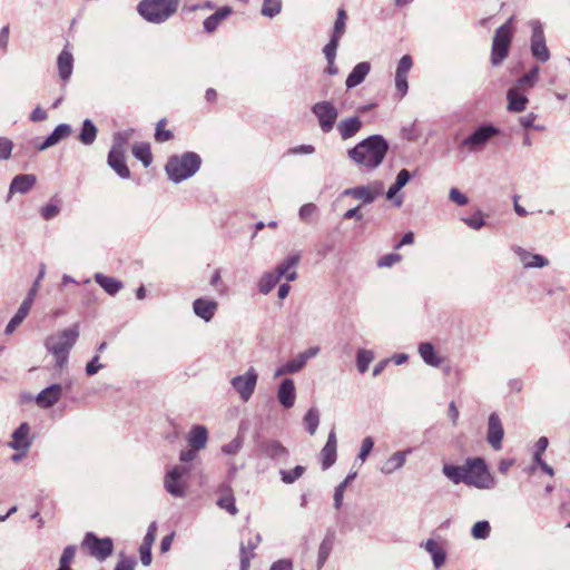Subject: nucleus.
<instances>
[{
    "instance_id": "nucleus-21",
    "label": "nucleus",
    "mask_w": 570,
    "mask_h": 570,
    "mask_svg": "<svg viewBox=\"0 0 570 570\" xmlns=\"http://www.w3.org/2000/svg\"><path fill=\"white\" fill-rule=\"evenodd\" d=\"M336 448H337L336 434H335V431L332 430L328 433L326 444L324 445V448L321 451L322 465H323L324 470L331 468L335 463Z\"/></svg>"
},
{
    "instance_id": "nucleus-57",
    "label": "nucleus",
    "mask_w": 570,
    "mask_h": 570,
    "mask_svg": "<svg viewBox=\"0 0 570 570\" xmlns=\"http://www.w3.org/2000/svg\"><path fill=\"white\" fill-rule=\"evenodd\" d=\"M412 66H413V61H412L411 56H409V55L403 56L397 63L395 75L407 76Z\"/></svg>"
},
{
    "instance_id": "nucleus-13",
    "label": "nucleus",
    "mask_w": 570,
    "mask_h": 570,
    "mask_svg": "<svg viewBox=\"0 0 570 570\" xmlns=\"http://www.w3.org/2000/svg\"><path fill=\"white\" fill-rule=\"evenodd\" d=\"M530 24L532 28L531 53L537 60L547 62L550 59V51L546 45L543 27L539 20H533Z\"/></svg>"
},
{
    "instance_id": "nucleus-52",
    "label": "nucleus",
    "mask_w": 570,
    "mask_h": 570,
    "mask_svg": "<svg viewBox=\"0 0 570 570\" xmlns=\"http://www.w3.org/2000/svg\"><path fill=\"white\" fill-rule=\"evenodd\" d=\"M539 67L538 66H534L531 68V70L529 72H527L525 75H523L517 82V86L515 87H533L534 83L537 82L538 80V76H539Z\"/></svg>"
},
{
    "instance_id": "nucleus-17",
    "label": "nucleus",
    "mask_w": 570,
    "mask_h": 570,
    "mask_svg": "<svg viewBox=\"0 0 570 570\" xmlns=\"http://www.w3.org/2000/svg\"><path fill=\"white\" fill-rule=\"evenodd\" d=\"M277 400L285 409H291L295 404L296 390L292 379H284L277 389Z\"/></svg>"
},
{
    "instance_id": "nucleus-10",
    "label": "nucleus",
    "mask_w": 570,
    "mask_h": 570,
    "mask_svg": "<svg viewBox=\"0 0 570 570\" xmlns=\"http://www.w3.org/2000/svg\"><path fill=\"white\" fill-rule=\"evenodd\" d=\"M383 193L382 181L375 180L367 185H360L346 188L342 191L341 197H352L360 200L363 205H370Z\"/></svg>"
},
{
    "instance_id": "nucleus-15",
    "label": "nucleus",
    "mask_w": 570,
    "mask_h": 570,
    "mask_svg": "<svg viewBox=\"0 0 570 570\" xmlns=\"http://www.w3.org/2000/svg\"><path fill=\"white\" fill-rule=\"evenodd\" d=\"M504 430L502 422L497 413H491L488 419L487 441L493 450L500 451L502 449V440Z\"/></svg>"
},
{
    "instance_id": "nucleus-62",
    "label": "nucleus",
    "mask_w": 570,
    "mask_h": 570,
    "mask_svg": "<svg viewBox=\"0 0 570 570\" xmlns=\"http://www.w3.org/2000/svg\"><path fill=\"white\" fill-rule=\"evenodd\" d=\"M400 190L401 188L394 183L386 191V198L391 200L393 199L396 207H401L403 204V197L396 196Z\"/></svg>"
},
{
    "instance_id": "nucleus-51",
    "label": "nucleus",
    "mask_w": 570,
    "mask_h": 570,
    "mask_svg": "<svg viewBox=\"0 0 570 570\" xmlns=\"http://www.w3.org/2000/svg\"><path fill=\"white\" fill-rule=\"evenodd\" d=\"M76 556V546H67L59 559V567L57 570H71L70 563Z\"/></svg>"
},
{
    "instance_id": "nucleus-39",
    "label": "nucleus",
    "mask_w": 570,
    "mask_h": 570,
    "mask_svg": "<svg viewBox=\"0 0 570 570\" xmlns=\"http://www.w3.org/2000/svg\"><path fill=\"white\" fill-rule=\"evenodd\" d=\"M419 354L428 365L434 367L440 366L441 358L436 355L434 346L431 343H421L419 345Z\"/></svg>"
},
{
    "instance_id": "nucleus-47",
    "label": "nucleus",
    "mask_w": 570,
    "mask_h": 570,
    "mask_svg": "<svg viewBox=\"0 0 570 570\" xmlns=\"http://www.w3.org/2000/svg\"><path fill=\"white\" fill-rule=\"evenodd\" d=\"M374 360V354L370 350L360 348L356 354V365L361 373H365L370 363Z\"/></svg>"
},
{
    "instance_id": "nucleus-20",
    "label": "nucleus",
    "mask_w": 570,
    "mask_h": 570,
    "mask_svg": "<svg viewBox=\"0 0 570 570\" xmlns=\"http://www.w3.org/2000/svg\"><path fill=\"white\" fill-rule=\"evenodd\" d=\"M218 308V303L214 299L197 298L193 303L194 313L204 320L209 322Z\"/></svg>"
},
{
    "instance_id": "nucleus-1",
    "label": "nucleus",
    "mask_w": 570,
    "mask_h": 570,
    "mask_svg": "<svg viewBox=\"0 0 570 570\" xmlns=\"http://www.w3.org/2000/svg\"><path fill=\"white\" fill-rule=\"evenodd\" d=\"M389 150V142L381 135L370 136L347 151V156L356 165L368 170L377 168Z\"/></svg>"
},
{
    "instance_id": "nucleus-31",
    "label": "nucleus",
    "mask_w": 570,
    "mask_h": 570,
    "mask_svg": "<svg viewBox=\"0 0 570 570\" xmlns=\"http://www.w3.org/2000/svg\"><path fill=\"white\" fill-rule=\"evenodd\" d=\"M108 165L110 168H112L116 171V174L120 178H122V179L130 178V170L128 169V167L125 163V154L109 151Z\"/></svg>"
},
{
    "instance_id": "nucleus-60",
    "label": "nucleus",
    "mask_w": 570,
    "mask_h": 570,
    "mask_svg": "<svg viewBox=\"0 0 570 570\" xmlns=\"http://www.w3.org/2000/svg\"><path fill=\"white\" fill-rule=\"evenodd\" d=\"M401 258L402 256L400 254L391 253L381 257L377 265L380 267H392L394 264L399 263Z\"/></svg>"
},
{
    "instance_id": "nucleus-16",
    "label": "nucleus",
    "mask_w": 570,
    "mask_h": 570,
    "mask_svg": "<svg viewBox=\"0 0 570 570\" xmlns=\"http://www.w3.org/2000/svg\"><path fill=\"white\" fill-rule=\"evenodd\" d=\"M512 250L518 256L524 268H543L549 265V259L547 257L539 254H532L520 246H514Z\"/></svg>"
},
{
    "instance_id": "nucleus-36",
    "label": "nucleus",
    "mask_w": 570,
    "mask_h": 570,
    "mask_svg": "<svg viewBox=\"0 0 570 570\" xmlns=\"http://www.w3.org/2000/svg\"><path fill=\"white\" fill-rule=\"evenodd\" d=\"M188 443L194 450L205 448L207 443V430L203 425H195L189 432Z\"/></svg>"
},
{
    "instance_id": "nucleus-32",
    "label": "nucleus",
    "mask_w": 570,
    "mask_h": 570,
    "mask_svg": "<svg viewBox=\"0 0 570 570\" xmlns=\"http://www.w3.org/2000/svg\"><path fill=\"white\" fill-rule=\"evenodd\" d=\"M71 134V127L67 124L58 125L55 130L47 137V139L38 146V150H45L49 147L57 145L61 139Z\"/></svg>"
},
{
    "instance_id": "nucleus-5",
    "label": "nucleus",
    "mask_w": 570,
    "mask_h": 570,
    "mask_svg": "<svg viewBox=\"0 0 570 570\" xmlns=\"http://www.w3.org/2000/svg\"><path fill=\"white\" fill-rule=\"evenodd\" d=\"M466 485L478 489H493L495 480L482 458H472L465 461Z\"/></svg>"
},
{
    "instance_id": "nucleus-34",
    "label": "nucleus",
    "mask_w": 570,
    "mask_h": 570,
    "mask_svg": "<svg viewBox=\"0 0 570 570\" xmlns=\"http://www.w3.org/2000/svg\"><path fill=\"white\" fill-rule=\"evenodd\" d=\"M58 70H59V77L67 81L71 73L73 68V57L70 51L67 49H63L60 55L58 56Z\"/></svg>"
},
{
    "instance_id": "nucleus-4",
    "label": "nucleus",
    "mask_w": 570,
    "mask_h": 570,
    "mask_svg": "<svg viewBox=\"0 0 570 570\" xmlns=\"http://www.w3.org/2000/svg\"><path fill=\"white\" fill-rule=\"evenodd\" d=\"M178 6L179 0H141L137 11L146 21L159 24L174 16Z\"/></svg>"
},
{
    "instance_id": "nucleus-3",
    "label": "nucleus",
    "mask_w": 570,
    "mask_h": 570,
    "mask_svg": "<svg viewBox=\"0 0 570 570\" xmlns=\"http://www.w3.org/2000/svg\"><path fill=\"white\" fill-rule=\"evenodd\" d=\"M79 336L78 325L66 328L57 334L49 336L46 341V347L56 360V364L62 367L68 360V355Z\"/></svg>"
},
{
    "instance_id": "nucleus-61",
    "label": "nucleus",
    "mask_w": 570,
    "mask_h": 570,
    "mask_svg": "<svg viewBox=\"0 0 570 570\" xmlns=\"http://www.w3.org/2000/svg\"><path fill=\"white\" fill-rule=\"evenodd\" d=\"M12 151V142L8 138L0 137V160L9 159Z\"/></svg>"
},
{
    "instance_id": "nucleus-26",
    "label": "nucleus",
    "mask_w": 570,
    "mask_h": 570,
    "mask_svg": "<svg viewBox=\"0 0 570 570\" xmlns=\"http://www.w3.org/2000/svg\"><path fill=\"white\" fill-rule=\"evenodd\" d=\"M412 452L411 449L404 451H397L393 453L381 466V472L384 474H392L396 470L401 469L406 461V456Z\"/></svg>"
},
{
    "instance_id": "nucleus-25",
    "label": "nucleus",
    "mask_w": 570,
    "mask_h": 570,
    "mask_svg": "<svg viewBox=\"0 0 570 570\" xmlns=\"http://www.w3.org/2000/svg\"><path fill=\"white\" fill-rule=\"evenodd\" d=\"M233 12V9L232 7L229 6H224L222 8H219L218 10H216L213 14H210L209 17H207L205 20H204V29L206 32L208 33H212L214 32L218 26L222 23L223 20H225L227 17H229Z\"/></svg>"
},
{
    "instance_id": "nucleus-46",
    "label": "nucleus",
    "mask_w": 570,
    "mask_h": 570,
    "mask_svg": "<svg viewBox=\"0 0 570 570\" xmlns=\"http://www.w3.org/2000/svg\"><path fill=\"white\" fill-rule=\"evenodd\" d=\"M336 51H337V48L334 47V43L325 45V47L323 48V53L327 60V67H326L325 71L332 76H334L338 72V69L335 66Z\"/></svg>"
},
{
    "instance_id": "nucleus-8",
    "label": "nucleus",
    "mask_w": 570,
    "mask_h": 570,
    "mask_svg": "<svg viewBox=\"0 0 570 570\" xmlns=\"http://www.w3.org/2000/svg\"><path fill=\"white\" fill-rule=\"evenodd\" d=\"M500 130L491 124H483L479 126L472 134L465 137L460 146L466 148L471 153H478L484 148L487 142L494 136L499 135Z\"/></svg>"
},
{
    "instance_id": "nucleus-59",
    "label": "nucleus",
    "mask_w": 570,
    "mask_h": 570,
    "mask_svg": "<svg viewBox=\"0 0 570 570\" xmlns=\"http://www.w3.org/2000/svg\"><path fill=\"white\" fill-rule=\"evenodd\" d=\"M242 446L243 438L237 435L229 443L225 444L222 450L225 454H236L242 449Z\"/></svg>"
},
{
    "instance_id": "nucleus-56",
    "label": "nucleus",
    "mask_w": 570,
    "mask_h": 570,
    "mask_svg": "<svg viewBox=\"0 0 570 570\" xmlns=\"http://www.w3.org/2000/svg\"><path fill=\"white\" fill-rule=\"evenodd\" d=\"M217 504L219 508L225 509L232 515L237 513V508L235 505V499L230 494L223 495L218 499Z\"/></svg>"
},
{
    "instance_id": "nucleus-55",
    "label": "nucleus",
    "mask_w": 570,
    "mask_h": 570,
    "mask_svg": "<svg viewBox=\"0 0 570 570\" xmlns=\"http://www.w3.org/2000/svg\"><path fill=\"white\" fill-rule=\"evenodd\" d=\"M165 125H166V120L165 119H160L157 122L156 132H155V139L158 142H165V141H168V140H170L173 138V132L170 130L164 129Z\"/></svg>"
},
{
    "instance_id": "nucleus-42",
    "label": "nucleus",
    "mask_w": 570,
    "mask_h": 570,
    "mask_svg": "<svg viewBox=\"0 0 570 570\" xmlns=\"http://www.w3.org/2000/svg\"><path fill=\"white\" fill-rule=\"evenodd\" d=\"M97 137V128L94 122L89 119H86L82 124V128L79 135V140L83 145H91Z\"/></svg>"
},
{
    "instance_id": "nucleus-50",
    "label": "nucleus",
    "mask_w": 570,
    "mask_h": 570,
    "mask_svg": "<svg viewBox=\"0 0 570 570\" xmlns=\"http://www.w3.org/2000/svg\"><path fill=\"white\" fill-rule=\"evenodd\" d=\"M304 422L306 424L308 433L311 435L315 434L317 426L320 424V413L317 409L311 407L304 416Z\"/></svg>"
},
{
    "instance_id": "nucleus-18",
    "label": "nucleus",
    "mask_w": 570,
    "mask_h": 570,
    "mask_svg": "<svg viewBox=\"0 0 570 570\" xmlns=\"http://www.w3.org/2000/svg\"><path fill=\"white\" fill-rule=\"evenodd\" d=\"M299 258L301 257L298 254L288 256L281 264H278L273 272L278 276L279 279L284 277L286 281L293 282L297 278L295 267L297 266Z\"/></svg>"
},
{
    "instance_id": "nucleus-43",
    "label": "nucleus",
    "mask_w": 570,
    "mask_h": 570,
    "mask_svg": "<svg viewBox=\"0 0 570 570\" xmlns=\"http://www.w3.org/2000/svg\"><path fill=\"white\" fill-rule=\"evenodd\" d=\"M132 155L140 160L145 167H148L153 161L150 146L147 142L136 144L132 147Z\"/></svg>"
},
{
    "instance_id": "nucleus-63",
    "label": "nucleus",
    "mask_w": 570,
    "mask_h": 570,
    "mask_svg": "<svg viewBox=\"0 0 570 570\" xmlns=\"http://www.w3.org/2000/svg\"><path fill=\"white\" fill-rule=\"evenodd\" d=\"M449 198L451 202L455 203L459 206H464L468 204V197L462 194L458 188H451L449 193Z\"/></svg>"
},
{
    "instance_id": "nucleus-6",
    "label": "nucleus",
    "mask_w": 570,
    "mask_h": 570,
    "mask_svg": "<svg viewBox=\"0 0 570 570\" xmlns=\"http://www.w3.org/2000/svg\"><path fill=\"white\" fill-rule=\"evenodd\" d=\"M512 21L513 17L495 30L491 48V63L495 67L500 66L509 55L513 36Z\"/></svg>"
},
{
    "instance_id": "nucleus-53",
    "label": "nucleus",
    "mask_w": 570,
    "mask_h": 570,
    "mask_svg": "<svg viewBox=\"0 0 570 570\" xmlns=\"http://www.w3.org/2000/svg\"><path fill=\"white\" fill-rule=\"evenodd\" d=\"M305 472V468L302 465L295 466L293 470L286 471L281 470L282 481L286 484L294 483L297 479H299Z\"/></svg>"
},
{
    "instance_id": "nucleus-27",
    "label": "nucleus",
    "mask_w": 570,
    "mask_h": 570,
    "mask_svg": "<svg viewBox=\"0 0 570 570\" xmlns=\"http://www.w3.org/2000/svg\"><path fill=\"white\" fill-rule=\"evenodd\" d=\"M371 70V65L366 61L357 63L346 78L347 89H352L364 81Z\"/></svg>"
},
{
    "instance_id": "nucleus-23",
    "label": "nucleus",
    "mask_w": 570,
    "mask_h": 570,
    "mask_svg": "<svg viewBox=\"0 0 570 570\" xmlns=\"http://www.w3.org/2000/svg\"><path fill=\"white\" fill-rule=\"evenodd\" d=\"M337 131L343 140L354 137L362 128V120L354 116L342 119L337 126Z\"/></svg>"
},
{
    "instance_id": "nucleus-48",
    "label": "nucleus",
    "mask_w": 570,
    "mask_h": 570,
    "mask_svg": "<svg viewBox=\"0 0 570 570\" xmlns=\"http://www.w3.org/2000/svg\"><path fill=\"white\" fill-rule=\"evenodd\" d=\"M282 11V0H264L261 13L267 18H274Z\"/></svg>"
},
{
    "instance_id": "nucleus-9",
    "label": "nucleus",
    "mask_w": 570,
    "mask_h": 570,
    "mask_svg": "<svg viewBox=\"0 0 570 570\" xmlns=\"http://www.w3.org/2000/svg\"><path fill=\"white\" fill-rule=\"evenodd\" d=\"M312 112L316 117L318 126L324 134H328L333 130L338 118V109L332 101L323 100L316 102L312 107Z\"/></svg>"
},
{
    "instance_id": "nucleus-22",
    "label": "nucleus",
    "mask_w": 570,
    "mask_h": 570,
    "mask_svg": "<svg viewBox=\"0 0 570 570\" xmlns=\"http://www.w3.org/2000/svg\"><path fill=\"white\" fill-rule=\"evenodd\" d=\"M261 452L273 460H283L288 456V451L281 442L276 440H267L261 443Z\"/></svg>"
},
{
    "instance_id": "nucleus-12",
    "label": "nucleus",
    "mask_w": 570,
    "mask_h": 570,
    "mask_svg": "<svg viewBox=\"0 0 570 570\" xmlns=\"http://www.w3.org/2000/svg\"><path fill=\"white\" fill-rule=\"evenodd\" d=\"M189 469L186 466H174L169 470L164 479V487L166 491L175 498H184L186 495V483L183 478L187 475Z\"/></svg>"
},
{
    "instance_id": "nucleus-35",
    "label": "nucleus",
    "mask_w": 570,
    "mask_h": 570,
    "mask_svg": "<svg viewBox=\"0 0 570 570\" xmlns=\"http://www.w3.org/2000/svg\"><path fill=\"white\" fill-rule=\"evenodd\" d=\"M35 181H36V178L32 175H18L12 179V181L10 184L9 193L10 194H16V193L26 194L32 188Z\"/></svg>"
},
{
    "instance_id": "nucleus-19",
    "label": "nucleus",
    "mask_w": 570,
    "mask_h": 570,
    "mask_svg": "<svg viewBox=\"0 0 570 570\" xmlns=\"http://www.w3.org/2000/svg\"><path fill=\"white\" fill-rule=\"evenodd\" d=\"M320 351V346H312L304 352L298 353L296 356L286 362L288 367L287 371H289L291 374L299 372L304 368L308 360L318 355Z\"/></svg>"
},
{
    "instance_id": "nucleus-7",
    "label": "nucleus",
    "mask_w": 570,
    "mask_h": 570,
    "mask_svg": "<svg viewBox=\"0 0 570 570\" xmlns=\"http://www.w3.org/2000/svg\"><path fill=\"white\" fill-rule=\"evenodd\" d=\"M83 549L96 560L102 562L114 552V541L111 538H98L94 532H87L81 542Z\"/></svg>"
},
{
    "instance_id": "nucleus-11",
    "label": "nucleus",
    "mask_w": 570,
    "mask_h": 570,
    "mask_svg": "<svg viewBox=\"0 0 570 570\" xmlns=\"http://www.w3.org/2000/svg\"><path fill=\"white\" fill-rule=\"evenodd\" d=\"M257 380L258 373L253 366H250L244 374L234 376L230 380V384L238 393L240 400L243 402H247L255 391Z\"/></svg>"
},
{
    "instance_id": "nucleus-54",
    "label": "nucleus",
    "mask_w": 570,
    "mask_h": 570,
    "mask_svg": "<svg viewBox=\"0 0 570 570\" xmlns=\"http://www.w3.org/2000/svg\"><path fill=\"white\" fill-rule=\"evenodd\" d=\"M491 527L488 521H478L471 530L474 539H487L490 535Z\"/></svg>"
},
{
    "instance_id": "nucleus-64",
    "label": "nucleus",
    "mask_w": 570,
    "mask_h": 570,
    "mask_svg": "<svg viewBox=\"0 0 570 570\" xmlns=\"http://www.w3.org/2000/svg\"><path fill=\"white\" fill-rule=\"evenodd\" d=\"M136 561L132 558H121L116 567L115 570H134L135 569Z\"/></svg>"
},
{
    "instance_id": "nucleus-33",
    "label": "nucleus",
    "mask_w": 570,
    "mask_h": 570,
    "mask_svg": "<svg viewBox=\"0 0 570 570\" xmlns=\"http://www.w3.org/2000/svg\"><path fill=\"white\" fill-rule=\"evenodd\" d=\"M346 19H347L346 11L344 9H342V8L338 9L337 10L336 20H335L334 26H333L332 37H331L330 41L326 45H333L334 43V47L338 48L340 39L345 33Z\"/></svg>"
},
{
    "instance_id": "nucleus-37",
    "label": "nucleus",
    "mask_w": 570,
    "mask_h": 570,
    "mask_svg": "<svg viewBox=\"0 0 570 570\" xmlns=\"http://www.w3.org/2000/svg\"><path fill=\"white\" fill-rule=\"evenodd\" d=\"M442 472L454 484H459V483L466 484L468 476H466V472H465V464H463V465L445 464V465H443Z\"/></svg>"
},
{
    "instance_id": "nucleus-45",
    "label": "nucleus",
    "mask_w": 570,
    "mask_h": 570,
    "mask_svg": "<svg viewBox=\"0 0 570 570\" xmlns=\"http://www.w3.org/2000/svg\"><path fill=\"white\" fill-rule=\"evenodd\" d=\"M356 478V472H351L347 474V476L344 479L343 482H341L336 488L334 492V507L335 509H340L342 507L343 498H344V491H346V487L350 482H352Z\"/></svg>"
},
{
    "instance_id": "nucleus-14",
    "label": "nucleus",
    "mask_w": 570,
    "mask_h": 570,
    "mask_svg": "<svg viewBox=\"0 0 570 570\" xmlns=\"http://www.w3.org/2000/svg\"><path fill=\"white\" fill-rule=\"evenodd\" d=\"M35 295H36V282L30 287L28 296L24 298V301L21 303V305L19 306V308L16 312V314L13 315V317L7 324V326L4 328L6 335H11L26 320V317L28 316V314L31 309Z\"/></svg>"
},
{
    "instance_id": "nucleus-49",
    "label": "nucleus",
    "mask_w": 570,
    "mask_h": 570,
    "mask_svg": "<svg viewBox=\"0 0 570 570\" xmlns=\"http://www.w3.org/2000/svg\"><path fill=\"white\" fill-rule=\"evenodd\" d=\"M60 210H61V200L58 198H53L50 200V203H48L46 206L42 207L41 216L45 219L50 220V219L57 217L59 215Z\"/></svg>"
},
{
    "instance_id": "nucleus-41",
    "label": "nucleus",
    "mask_w": 570,
    "mask_h": 570,
    "mask_svg": "<svg viewBox=\"0 0 570 570\" xmlns=\"http://www.w3.org/2000/svg\"><path fill=\"white\" fill-rule=\"evenodd\" d=\"M334 538L333 534L326 535L320 544L317 556V569H321L327 561L333 549Z\"/></svg>"
},
{
    "instance_id": "nucleus-58",
    "label": "nucleus",
    "mask_w": 570,
    "mask_h": 570,
    "mask_svg": "<svg viewBox=\"0 0 570 570\" xmlns=\"http://www.w3.org/2000/svg\"><path fill=\"white\" fill-rule=\"evenodd\" d=\"M373 446H374L373 439L371 436L364 438L362 441V445H361V450L357 455V459L361 460L362 462H364L367 459L371 451L373 450Z\"/></svg>"
},
{
    "instance_id": "nucleus-24",
    "label": "nucleus",
    "mask_w": 570,
    "mask_h": 570,
    "mask_svg": "<svg viewBox=\"0 0 570 570\" xmlns=\"http://www.w3.org/2000/svg\"><path fill=\"white\" fill-rule=\"evenodd\" d=\"M62 387L60 384H52L40 393H38V406L41 407H50L52 406L61 396Z\"/></svg>"
},
{
    "instance_id": "nucleus-40",
    "label": "nucleus",
    "mask_w": 570,
    "mask_h": 570,
    "mask_svg": "<svg viewBox=\"0 0 570 570\" xmlns=\"http://www.w3.org/2000/svg\"><path fill=\"white\" fill-rule=\"evenodd\" d=\"M131 135H132L131 129L116 132L114 135L112 146L109 151L125 154L127 150L128 140L130 139Z\"/></svg>"
},
{
    "instance_id": "nucleus-29",
    "label": "nucleus",
    "mask_w": 570,
    "mask_h": 570,
    "mask_svg": "<svg viewBox=\"0 0 570 570\" xmlns=\"http://www.w3.org/2000/svg\"><path fill=\"white\" fill-rule=\"evenodd\" d=\"M28 434L29 425L27 423H21L20 426L12 433V440L9 442V446L17 451H27L30 445Z\"/></svg>"
},
{
    "instance_id": "nucleus-38",
    "label": "nucleus",
    "mask_w": 570,
    "mask_h": 570,
    "mask_svg": "<svg viewBox=\"0 0 570 570\" xmlns=\"http://www.w3.org/2000/svg\"><path fill=\"white\" fill-rule=\"evenodd\" d=\"M95 281L109 294L115 295L122 288V283L101 273L95 274Z\"/></svg>"
},
{
    "instance_id": "nucleus-30",
    "label": "nucleus",
    "mask_w": 570,
    "mask_h": 570,
    "mask_svg": "<svg viewBox=\"0 0 570 570\" xmlns=\"http://www.w3.org/2000/svg\"><path fill=\"white\" fill-rule=\"evenodd\" d=\"M421 547L430 553L433 566L436 569L444 564L446 557L445 550L434 539H429L426 542L422 543Z\"/></svg>"
},
{
    "instance_id": "nucleus-44",
    "label": "nucleus",
    "mask_w": 570,
    "mask_h": 570,
    "mask_svg": "<svg viewBox=\"0 0 570 570\" xmlns=\"http://www.w3.org/2000/svg\"><path fill=\"white\" fill-rule=\"evenodd\" d=\"M281 279L274 272L265 273L258 282V291L266 295L268 294Z\"/></svg>"
},
{
    "instance_id": "nucleus-28",
    "label": "nucleus",
    "mask_w": 570,
    "mask_h": 570,
    "mask_svg": "<svg viewBox=\"0 0 570 570\" xmlns=\"http://www.w3.org/2000/svg\"><path fill=\"white\" fill-rule=\"evenodd\" d=\"M508 110L512 112H521L525 109L528 98L520 92L519 87H512L508 90Z\"/></svg>"
},
{
    "instance_id": "nucleus-2",
    "label": "nucleus",
    "mask_w": 570,
    "mask_h": 570,
    "mask_svg": "<svg viewBox=\"0 0 570 570\" xmlns=\"http://www.w3.org/2000/svg\"><path fill=\"white\" fill-rule=\"evenodd\" d=\"M200 165V156L196 153L187 151L183 155H174L169 157L165 169L168 178L178 184L193 177L199 170Z\"/></svg>"
}]
</instances>
